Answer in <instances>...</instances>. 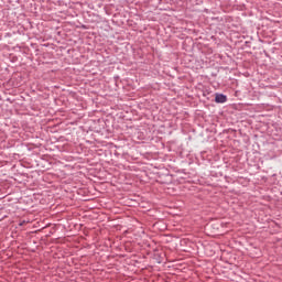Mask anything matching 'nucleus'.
I'll return each instance as SVG.
<instances>
[{
	"label": "nucleus",
	"instance_id": "obj_1",
	"mask_svg": "<svg viewBox=\"0 0 282 282\" xmlns=\"http://www.w3.org/2000/svg\"><path fill=\"white\" fill-rule=\"evenodd\" d=\"M216 102H226L227 97L226 95L217 94L215 97Z\"/></svg>",
	"mask_w": 282,
	"mask_h": 282
}]
</instances>
